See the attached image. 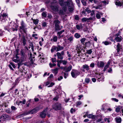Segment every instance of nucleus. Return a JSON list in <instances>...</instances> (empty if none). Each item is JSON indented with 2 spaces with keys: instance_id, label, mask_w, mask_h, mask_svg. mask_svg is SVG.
Here are the masks:
<instances>
[{
  "instance_id": "680f3d73",
  "label": "nucleus",
  "mask_w": 123,
  "mask_h": 123,
  "mask_svg": "<svg viewBox=\"0 0 123 123\" xmlns=\"http://www.w3.org/2000/svg\"><path fill=\"white\" fill-rule=\"evenodd\" d=\"M22 64V63H21V62H19V63H18V68H20V66Z\"/></svg>"
},
{
  "instance_id": "4be33fe9",
  "label": "nucleus",
  "mask_w": 123,
  "mask_h": 123,
  "mask_svg": "<svg viewBox=\"0 0 123 123\" xmlns=\"http://www.w3.org/2000/svg\"><path fill=\"white\" fill-rule=\"evenodd\" d=\"M27 56L26 55L21 56V60L22 62L25 61L26 59Z\"/></svg>"
},
{
  "instance_id": "6e6d98bb",
  "label": "nucleus",
  "mask_w": 123,
  "mask_h": 123,
  "mask_svg": "<svg viewBox=\"0 0 123 123\" xmlns=\"http://www.w3.org/2000/svg\"><path fill=\"white\" fill-rule=\"evenodd\" d=\"M47 25V23L46 22H44L42 23V26H43L45 27Z\"/></svg>"
},
{
  "instance_id": "cd10ccee",
  "label": "nucleus",
  "mask_w": 123,
  "mask_h": 123,
  "mask_svg": "<svg viewBox=\"0 0 123 123\" xmlns=\"http://www.w3.org/2000/svg\"><path fill=\"white\" fill-rule=\"evenodd\" d=\"M29 114H31L30 111H26L24 112L23 114H22L21 115H23L24 116H25L28 115Z\"/></svg>"
},
{
  "instance_id": "f257e3e1",
  "label": "nucleus",
  "mask_w": 123,
  "mask_h": 123,
  "mask_svg": "<svg viewBox=\"0 0 123 123\" xmlns=\"http://www.w3.org/2000/svg\"><path fill=\"white\" fill-rule=\"evenodd\" d=\"M64 0H59V4L61 6L63 7V9L64 12H66L67 8L68 6V10L70 12H72L74 10V6L71 1L64 2Z\"/></svg>"
},
{
  "instance_id": "f704fd0d",
  "label": "nucleus",
  "mask_w": 123,
  "mask_h": 123,
  "mask_svg": "<svg viewBox=\"0 0 123 123\" xmlns=\"http://www.w3.org/2000/svg\"><path fill=\"white\" fill-rule=\"evenodd\" d=\"M86 39L85 38H83L80 39V41L81 43H82V44H84V42L85 41Z\"/></svg>"
},
{
  "instance_id": "20e7f679",
  "label": "nucleus",
  "mask_w": 123,
  "mask_h": 123,
  "mask_svg": "<svg viewBox=\"0 0 123 123\" xmlns=\"http://www.w3.org/2000/svg\"><path fill=\"white\" fill-rule=\"evenodd\" d=\"M52 106L53 109L56 111L60 110L62 108L61 105L59 103H56Z\"/></svg>"
},
{
  "instance_id": "c85d7f7f",
  "label": "nucleus",
  "mask_w": 123,
  "mask_h": 123,
  "mask_svg": "<svg viewBox=\"0 0 123 123\" xmlns=\"http://www.w3.org/2000/svg\"><path fill=\"white\" fill-rule=\"evenodd\" d=\"M74 36L76 38H78L80 37L81 35L79 33H76L74 34Z\"/></svg>"
},
{
  "instance_id": "58836bf2",
  "label": "nucleus",
  "mask_w": 123,
  "mask_h": 123,
  "mask_svg": "<svg viewBox=\"0 0 123 123\" xmlns=\"http://www.w3.org/2000/svg\"><path fill=\"white\" fill-rule=\"evenodd\" d=\"M76 49L78 53L79 54L80 52V51L79 50V48L78 47V46H76Z\"/></svg>"
},
{
  "instance_id": "ea45409f",
  "label": "nucleus",
  "mask_w": 123,
  "mask_h": 123,
  "mask_svg": "<svg viewBox=\"0 0 123 123\" xmlns=\"http://www.w3.org/2000/svg\"><path fill=\"white\" fill-rule=\"evenodd\" d=\"M38 20L37 19L36 20H33L34 23L35 25L37 24L38 23Z\"/></svg>"
},
{
  "instance_id": "0e129e2a",
  "label": "nucleus",
  "mask_w": 123,
  "mask_h": 123,
  "mask_svg": "<svg viewBox=\"0 0 123 123\" xmlns=\"http://www.w3.org/2000/svg\"><path fill=\"white\" fill-rule=\"evenodd\" d=\"M6 111L8 113H10L11 112V111H10V109H8L6 110Z\"/></svg>"
},
{
  "instance_id": "39448f33",
  "label": "nucleus",
  "mask_w": 123,
  "mask_h": 123,
  "mask_svg": "<svg viewBox=\"0 0 123 123\" xmlns=\"http://www.w3.org/2000/svg\"><path fill=\"white\" fill-rule=\"evenodd\" d=\"M21 26L19 27L22 30L23 32L27 34V29L25 27V26L24 22L23 21L21 22Z\"/></svg>"
},
{
  "instance_id": "393cba45",
  "label": "nucleus",
  "mask_w": 123,
  "mask_h": 123,
  "mask_svg": "<svg viewBox=\"0 0 123 123\" xmlns=\"http://www.w3.org/2000/svg\"><path fill=\"white\" fill-rule=\"evenodd\" d=\"M74 37L73 36H71L68 38V40L71 43H72L74 40Z\"/></svg>"
},
{
  "instance_id": "aec40b11",
  "label": "nucleus",
  "mask_w": 123,
  "mask_h": 123,
  "mask_svg": "<svg viewBox=\"0 0 123 123\" xmlns=\"http://www.w3.org/2000/svg\"><path fill=\"white\" fill-rule=\"evenodd\" d=\"M96 76V77L98 78V80L100 79H101L102 78V79H103V76L102 75L100 76V74H97Z\"/></svg>"
},
{
  "instance_id": "6e6552de",
  "label": "nucleus",
  "mask_w": 123,
  "mask_h": 123,
  "mask_svg": "<svg viewBox=\"0 0 123 123\" xmlns=\"http://www.w3.org/2000/svg\"><path fill=\"white\" fill-rule=\"evenodd\" d=\"M51 8L53 11L57 12L58 10L59 6L55 4L54 6L52 5L51 6Z\"/></svg>"
},
{
  "instance_id": "774afa93",
  "label": "nucleus",
  "mask_w": 123,
  "mask_h": 123,
  "mask_svg": "<svg viewBox=\"0 0 123 123\" xmlns=\"http://www.w3.org/2000/svg\"><path fill=\"white\" fill-rule=\"evenodd\" d=\"M76 28L78 30H79L80 28V26L78 25H76Z\"/></svg>"
},
{
  "instance_id": "7c9ffc66",
  "label": "nucleus",
  "mask_w": 123,
  "mask_h": 123,
  "mask_svg": "<svg viewBox=\"0 0 123 123\" xmlns=\"http://www.w3.org/2000/svg\"><path fill=\"white\" fill-rule=\"evenodd\" d=\"M83 5L85 6H86V1L85 0H80Z\"/></svg>"
},
{
  "instance_id": "f03ea898",
  "label": "nucleus",
  "mask_w": 123,
  "mask_h": 123,
  "mask_svg": "<svg viewBox=\"0 0 123 123\" xmlns=\"http://www.w3.org/2000/svg\"><path fill=\"white\" fill-rule=\"evenodd\" d=\"M55 25V31H59L61 30V28H60L59 25L60 23V22L58 19L55 20L53 22Z\"/></svg>"
},
{
  "instance_id": "c03bdc74",
  "label": "nucleus",
  "mask_w": 123,
  "mask_h": 123,
  "mask_svg": "<svg viewBox=\"0 0 123 123\" xmlns=\"http://www.w3.org/2000/svg\"><path fill=\"white\" fill-rule=\"evenodd\" d=\"M64 77L66 79L67 78V77L68 75V73L67 72H64Z\"/></svg>"
},
{
  "instance_id": "423d86ee",
  "label": "nucleus",
  "mask_w": 123,
  "mask_h": 123,
  "mask_svg": "<svg viewBox=\"0 0 123 123\" xmlns=\"http://www.w3.org/2000/svg\"><path fill=\"white\" fill-rule=\"evenodd\" d=\"M64 55V51H62L61 53L57 52L56 53V55L58 59L62 60L63 58V56Z\"/></svg>"
},
{
  "instance_id": "412c9836",
  "label": "nucleus",
  "mask_w": 123,
  "mask_h": 123,
  "mask_svg": "<svg viewBox=\"0 0 123 123\" xmlns=\"http://www.w3.org/2000/svg\"><path fill=\"white\" fill-rule=\"evenodd\" d=\"M98 65L99 66V67L100 68H102L104 66V63L103 62L101 61L100 63H99V62L98 63Z\"/></svg>"
},
{
  "instance_id": "3c124183",
  "label": "nucleus",
  "mask_w": 123,
  "mask_h": 123,
  "mask_svg": "<svg viewBox=\"0 0 123 123\" xmlns=\"http://www.w3.org/2000/svg\"><path fill=\"white\" fill-rule=\"evenodd\" d=\"M55 84V83L53 82H51L50 85L48 86V87H51L52 86Z\"/></svg>"
},
{
  "instance_id": "338daca9",
  "label": "nucleus",
  "mask_w": 123,
  "mask_h": 123,
  "mask_svg": "<svg viewBox=\"0 0 123 123\" xmlns=\"http://www.w3.org/2000/svg\"><path fill=\"white\" fill-rule=\"evenodd\" d=\"M112 99L113 100H114V101L116 102H118V99H117L116 98H112Z\"/></svg>"
},
{
  "instance_id": "8fccbe9b",
  "label": "nucleus",
  "mask_w": 123,
  "mask_h": 123,
  "mask_svg": "<svg viewBox=\"0 0 123 123\" xmlns=\"http://www.w3.org/2000/svg\"><path fill=\"white\" fill-rule=\"evenodd\" d=\"M89 79L88 78H86L85 80L86 82L87 83L89 82Z\"/></svg>"
},
{
  "instance_id": "2eb2a0df",
  "label": "nucleus",
  "mask_w": 123,
  "mask_h": 123,
  "mask_svg": "<svg viewBox=\"0 0 123 123\" xmlns=\"http://www.w3.org/2000/svg\"><path fill=\"white\" fill-rule=\"evenodd\" d=\"M117 123H121L122 121V119L121 117H117L115 118Z\"/></svg>"
},
{
  "instance_id": "a211bd4d",
  "label": "nucleus",
  "mask_w": 123,
  "mask_h": 123,
  "mask_svg": "<svg viewBox=\"0 0 123 123\" xmlns=\"http://www.w3.org/2000/svg\"><path fill=\"white\" fill-rule=\"evenodd\" d=\"M83 68L84 69H85L87 71L89 70V67L88 65L86 64L83 66Z\"/></svg>"
},
{
  "instance_id": "f3484780",
  "label": "nucleus",
  "mask_w": 123,
  "mask_h": 123,
  "mask_svg": "<svg viewBox=\"0 0 123 123\" xmlns=\"http://www.w3.org/2000/svg\"><path fill=\"white\" fill-rule=\"evenodd\" d=\"M115 4L117 5L120 6H123V2L121 3L120 1L117 0L115 2Z\"/></svg>"
},
{
  "instance_id": "2f4dec72",
  "label": "nucleus",
  "mask_w": 123,
  "mask_h": 123,
  "mask_svg": "<svg viewBox=\"0 0 123 123\" xmlns=\"http://www.w3.org/2000/svg\"><path fill=\"white\" fill-rule=\"evenodd\" d=\"M26 101L25 99L23 100L22 101H20L18 103V105H19L20 103H22L23 104H25Z\"/></svg>"
},
{
  "instance_id": "09e8293b",
  "label": "nucleus",
  "mask_w": 123,
  "mask_h": 123,
  "mask_svg": "<svg viewBox=\"0 0 123 123\" xmlns=\"http://www.w3.org/2000/svg\"><path fill=\"white\" fill-rule=\"evenodd\" d=\"M95 11L94 10H93L91 12V16H92L93 15H94L95 14Z\"/></svg>"
},
{
  "instance_id": "72a5a7b5",
  "label": "nucleus",
  "mask_w": 123,
  "mask_h": 123,
  "mask_svg": "<svg viewBox=\"0 0 123 123\" xmlns=\"http://www.w3.org/2000/svg\"><path fill=\"white\" fill-rule=\"evenodd\" d=\"M42 15L44 17H46L47 15V12H44L42 14Z\"/></svg>"
},
{
  "instance_id": "ddd939ff",
  "label": "nucleus",
  "mask_w": 123,
  "mask_h": 123,
  "mask_svg": "<svg viewBox=\"0 0 123 123\" xmlns=\"http://www.w3.org/2000/svg\"><path fill=\"white\" fill-rule=\"evenodd\" d=\"M87 117L89 118L94 119L95 120H96L97 118V117L91 114H89L88 115H87Z\"/></svg>"
},
{
  "instance_id": "9d476101",
  "label": "nucleus",
  "mask_w": 123,
  "mask_h": 123,
  "mask_svg": "<svg viewBox=\"0 0 123 123\" xmlns=\"http://www.w3.org/2000/svg\"><path fill=\"white\" fill-rule=\"evenodd\" d=\"M39 110V109L38 107H36L32 110L30 111V113L34 114L36 113Z\"/></svg>"
},
{
  "instance_id": "7ed1b4c3",
  "label": "nucleus",
  "mask_w": 123,
  "mask_h": 123,
  "mask_svg": "<svg viewBox=\"0 0 123 123\" xmlns=\"http://www.w3.org/2000/svg\"><path fill=\"white\" fill-rule=\"evenodd\" d=\"M80 74V72L77 70L72 69L71 72V75L73 78H76V77Z\"/></svg>"
},
{
  "instance_id": "0eeeda50",
  "label": "nucleus",
  "mask_w": 123,
  "mask_h": 123,
  "mask_svg": "<svg viewBox=\"0 0 123 123\" xmlns=\"http://www.w3.org/2000/svg\"><path fill=\"white\" fill-rule=\"evenodd\" d=\"M48 108L47 107L46 109L40 113V116L41 117L43 118H45L46 115V113L47 111Z\"/></svg>"
},
{
  "instance_id": "4468645a",
  "label": "nucleus",
  "mask_w": 123,
  "mask_h": 123,
  "mask_svg": "<svg viewBox=\"0 0 123 123\" xmlns=\"http://www.w3.org/2000/svg\"><path fill=\"white\" fill-rule=\"evenodd\" d=\"M9 117V116L5 114H3L0 117V119L2 118L3 121H5L7 118Z\"/></svg>"
},
{
  "instance_id": "5701e85b",
  "label": "nucleus",
  "mask_w": 123,
  "mask_h": 123,
  "mask_svg": "<svg viewBox=\"0 0 123 123\" xmlns=\"http://www.w3.org/2000/svg\"><path fill=\"white\" fill-rule=\"evenodd\" d=\"M58 69L56 68L53 69H52V71H53V73L56 75L58 72Z\"/></svg>"
},
{
  "instance_id": "a878e982",
  "label": "nucleus",
  "mask_w": 123,
  "mask_h": 123,
  "mask_svg": "<svg viewBox=\"0 0 123 123\" xmlns=\"http://www.w3.org/2000/svg\"><path fill=\"white\" fill-rule=\"evenodd\" d=\"M7 16V15L6 14H3L1 15V17L3 18L4 19H2L1 20V21L4 22L5 21V17H6Z\"/></svg>"
},
{
  "instance_id": "de8ad7c7",
  "label": "nucleus",
  "mask_w": 123,
  "mask_h": 123,
  "mask_svg": "<svg viewBox=\"0 0 123 123\" xmlns=\"http://www.w3.org/2000/svg\"><path fill=\"white\" fill-rule=\"evenodd\" d=\"M85 11L87 12L88 13H90L91 12V10L89 9L88 8H87L85 9Z\"/></svg>"
},
{
  "instance_id": "e433bc0d",
  "label": "nucleus",
  "mask_w": 123,
  "mask_h": 123,
  "mask_svg": "<svg viewBox=\"0 0 123 123\" xmlns=\"http://www.w3.org/2000/svg\"><path fill=\"white\" fill-rule=\"evenodd\" d=\"M53 40L54 42H57V36H55L53 38Z\"/></svg>"
},
{
  "instance_id": "c9c22d12",
  "label": "nucleus",
  "mask_w": 123,
  "mask_h": 123,
  "mask_svg": "<svg viewBox=\"0 0 123 123\" xmlns=\"http://www.w3.org/2000/svg\"><path fill=\"white\" fill-rule=\"evenodd\" d=\"M88 20V18H84L81 19L82 21L83 22H85Z\"/></svg>"
},
{
  "instance_id": "f8f14e48",
  "label": "nucleus",
  "mask_w": 123,
  "mask_h": 123,
  "mask_svg": "<svg viewBox=\"0 0 123 123\" xmlns=\"http://www.w3.org/2000/svg\"><path fill=\"white\" fill-rule=\"evenodd\" d=\"M121 49V46L119 43H118L116 47V49L117 50V51L118 54H119V52Z\"/></svg>"
},
{
  "instance_id": "b1692460",
  "label": "nucleus",
  "mask_w": 123,
  "mask_h": 123,
  "mask_svg": "<svg viewBox=\"0 0 123 123\" xmlns=\"http://www.w3.org/2000/svg\"><path fill=\"white\" fill-rule=\"evenodd\" d=\"M57 49V47L55 46H54L52 48L51 51L52 52H53L55 50Z\"/></svg>"
},
{
  "instance_id": "864d4df0",
  "label": "nucleus",
  "mask_w": 123,
  "mask_h": 123,
  "mask_svg": "<svg viewBox=\"0 0 123 123\" xmlns=\"http://www.w3.org/2000/svg\"><path fill=\"white\" fill-rule=\"evenodd\" d=\"M104 120L105 121H107V122L108 123H109L110 122V120L108 118H105L104 119Z\"/></svg>"
},
{
  "instance_id": "bf43d9fd",
  "label": "nucleus",
  "mask_w": 123,
  "mask_h": 123,
  "mask_svg": "<svg viewBox=\"0 0 123 123\" xmlns=\"http://www.w3.org/2000/svg\"><path fill=\"white\" fill-rule=\"evenodd\" d=\"M11 108L12 110H15L16 109L15 107L12 106H11Z\"/></svg>"
},
{
  "instance_id": "79ce46f5",
  "label": "nucleus",
  "mask_w": 123,
  "mask_h": 123,
  "mask_svg": "<svg viewBox=\"0 0 123 123\" xmlns=\"http://www.w3.org/2000/svg\"><path fill=\"white\" fill-rule=\"evenodd\" d=\"M92 50L91 49L88 50L87 51V53L88 54H91L92 53Z\"/></svg>"
},
{
  "instance_id": "9b49d317",
  "label": "nucleus",
  "mask_w": 123,
  "mask_h": 123,
  "mask_svg": "<svg viewBox=\"0 0 123 123\" xmlns=\"http://www.w3.org/2000/svg\"><path fill=\"white\" fill-rule=\"evenodd\" d=\"M26 42L27 41L25 38V36L24 35L22 36L21 38V42L23 43L24 46H25V45L26 44Z\"/></svg>"
},
{
  "instance_id": "a19ab883",
  "label": "nucleus",
  "mask_w": 123,
  "mask_h": 123,
  "mask_svg": "<svg viewBox=\"0 0 123 123\" xmlns=\"http://www.w3.org/2000/svg\"><path fill=\"white\" fill-rule=\"evenodd\" d=\"M51 61L53 63L55 62L56 61V58H51Z\"/></svg>"
},
{
  "instance_id": "603ef678",
  "label": "nucleus",
  "mask_w": 123,
  "mask_h": 123,
  "mask_svg": "<svg viewBox=\"0 0 123 123\" xmlns=\"http://www.w3.org/2000/svg\"><path fill=\"white\" fill-rule=\"evenodd\" d=\"M75 111L74 109H73V108H71L70 110V112L71 113H73Z\"/></svg>"
},
{
  "instance_id": "a18cd8bd",
  "label": "nucleus",
  "mask_w": 123,
  "mask_h": 123,
  "mask_svg": "<svg viewBox=\"0 0 123 123\" xmlns=\"http://www.w3.org/2000/svg\"><path fill=\"white\" fill-rule=\"evenodd\" d=\"M96 17L98 19H99L101 17L100 15V14H99L98 13L96 14Z\"/></svg>"
},
{
  "instance_id": "4d7b16f0",
  "label": "nucleus",
  "mask_w": 123,
  "mask_h": 123,
  "mask_svg": "<svg viewBox=\"0 0 123 123\" xmlns=\"http://www.w3.org/2000/svg\"><path fill=\"white\" fill-rule=\"evenodd\" d=\"M94 64L93 63H92L90 64V67L92 68H93L94 66Z\"/></svg>"
},
{
  "instance_id": "13d9d810",
  "label": "nucleus",
  "mask_w": 123,
  "mask_h": 123,
  "mask_svg": "<svg viewBox=\"0 0 123 123\" xmlns=\"http://www.w3.org/2000/svg\"><path fill=\"white\" fill-rule=\"evenodd\" d=\"M103 43L106 45H108L109 44V43L107 41H105Z\"/></svg>"
},
{
  "instance_id": "49530a36",
  "label": "nucleus",
  "mask_w": 123,
  "mask_h": 123,
  "mask_svg": "<svg viewBox=\"0 0 123 123\" xmlns=\"http://www.w3.org/2000/svg\"><path fill=\"white\" fill-rule=\"evenodd\" d=\"M62 63L63 64V65H66L67 64V62L66 61L62 60Z\"/></svg>"
},
{
  "instance_id": "69168bd1",
  "label": "nucleus",
  "mask_w": 123,
  "mask_h": 123,
  "mask_svg": "<svg viewBox=\"0 0 123 123\" xmlns=\"http://www.w3.org/2000/svg\"><path fill=\"white\" fill-rule=\"evenodd\" d=\"M108 67L106 66H105V67L104 68V71H105L106 69L108 68Z\"/></svg>"
},
{
  "instance_id": "4c0bfd02",
  "label": "nucleus",
  "mask_w": 123,
  "mask_h": 123,
  "mask_svg": "<svg viewBox=\"0 0 123 123\" xmlns=\"http://www.w3.org/2000/svg\"><path fill=\"white\" fill-rule=\"evenodd\" d=\"M49 65L50 68H52L53 66H56V64L55 63L52 64L51 63H49Z\"/></svg>"
},
{
  "instance_id": "052dcab7",
  "label": "nucleus",
  "mask_w": 123,
  "mask_h": 123,
  "mask_svg": "<svg viewBox=\"0 0 123 123\" xmlns=\"http://www.w3.org/2000/svg\"><path fill=\"white\" fill-rule=\"evenodd\" d=\"M32 56H32V53H30V58H31V61H32Z\"/></svg>"
},
{
  "instance_id": "473e14b6",
  "label": "nucleus",
  "mask_w": 123,
  "mask_h": 123,
  "mask_svg": "<svg viewBox=\"0 0 123 123\" xmlns=\"http://www.w3.org/2000/svg\"><path fill=\"white\" fill-rule=\"evenodd\" d=\"M62 9H63V7L62 8ZM62 9V10H61L59 12V13L60 15H62L64 14V12H65L64 11L63 9Z\"/></svg>"
},
{
  "instance_id": "1a4fd4ad",
  "label": "nucleus",
  "mask_w": 123,
  "mask_h": 123,
  "mask_svg": "<svg viewBox=\"0 0 123 123\" xmlns=\"http://www.w3.org/2000/svg\"><path fill=\"white\" fill-rule=\"evenodd\" d=\"M72 66L71 65H70L68 67H67L66 66L64 67V70L65 72H68L70 71L72 69Z\"/></svg>"
},
{
  "instance_id": "e2e57ef3",
  "label": "nucleus",
  "mask_w": 123,
  "mask_h": 123,
  "mask_svg": "<svg viewBox=\"0 0 123 123\" xmlns=\"http://www.w3.org/2000/svg\"><path fill=\"white\" fill-rule=\"evenodd\" d=\"M63 78V77L62 76H60L58 79V80L60 81Z\"/></svg>"
},
{
  "instance_id": "c756f323",
  "label": "nucleus",
  "mask_w": 123,
  "mask_h": 123,
  "mask_svg": "<svg viewBox=\"0 0 123 123\" xmlns=\"http://www.w3.org/2000/svg\"><path fill=\"white\" fill-rule=\"evenodd\" d=\"M20 54L21 56L26 55L25 53L24 52L23 50L22 49H21L20 51Z\"/></svg>"
},
{
  "instance_id": "dca6fc26",
  "label": "nucleus",
  "mask_w": 123,
  "mask_h": 123,
  "mask_svg": "<svg viewBox=\"0 0 123 123\" xmlns=\"http://www.w3.org/2000/svg\"><path fill=\"white\" fill-rule=\"evenodd\" d=\"M57 49L56 50V51L57 52L63 49L64 48L62 46H61L60 45H58L56 47Z\"/></svg>"
},
{
  "instance_id": "37998d69",
  "label": "nucleus",
  "mask_w": 123,
  "mask_h": 123,
  "mask_svg": "<svg viewBox=\"0 0 123 123\" xmlns=\"http://www.w3.org/2000/svg\"><path fill=\"white\" fill-rule=\"evenodd\" d=\"M120 108L119 107H118L116 108V111L117 112H119L120 111Z\"/></svg>"
},
{
  "instance_id": "bb28decb",
  "label": "nucleus",
  "mask_w": 123,
  "mask_h": 123,
  "mask_svg": "<svg viewBox=\"0 0 123 123\" xmlns=\"http://www.w3.org/2000/svg\"><path fill=\"white\" fill-rule=\"evenodd\" d=\"M29 46L31 47V49L33 51H34V45L33 43L32 42H31L29 44Z\"/></svg>"
},
{
  "instance_id": "5fc2aeb1",
  "label": "nucleus",
  "mask_w": 123,
  "mask_h": 123,
  "mask_svg": "<svg viewBox=\"0 0 123 123\" xmlns=\"http://www.w3.org/2000/svg\"><path fill=\"white\" fill-rule=\"evenodd\" d=\"M75 19L77 20H79V18L78 15H76L74 17Z\"/></svg>"
},
{
  "instance_id": "6ab92c4d",
  "label": "nucleus",
  "mask_w": 123,
  "mask_h": 123,
  "mask_svg": "<svg viewBox=\"0 0 123 123\" xmlns=\"http://www.w3.org/2000/svg\"><path fill=\"white\" fill-rule=\"evenodd\" d=\"M115 39L117 42H120L122 40L121 37L120 36H116L115 38Z\"/></svg>"
}]
</instances>
